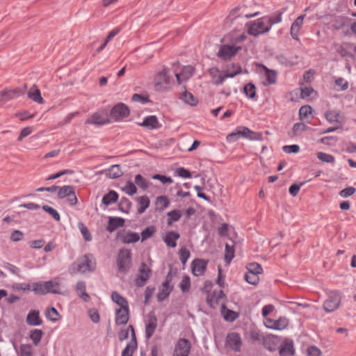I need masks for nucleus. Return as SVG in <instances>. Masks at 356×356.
<instances>
[{"label":"nucleus","mask_w":356,"mask_h":356,"mask_svg":"<svg viewBox=\"0 0 356 356\" xmlns=\"http://www.w3.org/2000/svg\"><path fill=\"white\" fill-rule=\"evenodd\" d=\"M95 268V262L91 254H85L79 257L76 261L72 263L68 268L71 275L77 273H85L92 271Z\"/></svg>","instance_id":"nucleus-1"},{"label":"nucleus","mask_w":356,"mask_h":356,"mask_svg":"<svg viewBox=\"0 0 356 356\" xmlns=\"http://www.w3.org/2000/svg\"><path fill=\"white\" fill-rule=\"evenodd\" d=\"M174 82L172 73L169 69L163 67L156 74L154 86L156 90L163 92L169 90Z\"/></svg>","instance_id":"nucleus-2"},{"label":"nucleus","mask_w":356,"mask_h":356,"mask_svg":"<svg viewBox=\"0 0 356 356\" xmlns=\"http://www.w3.org/2000/svg\"><path fill=\"white\" fill-rule=\"evenodd\" d=\"M247 33L252 36L257 37L270 31L268 22L264 16L255 20L250 21L245 24Z\"/></svg>","instance_id":"nucleus-3"},{"label":"nucleus","mask_w":356,"mask_h":356,"mask_svg":"<svg viewBox=\"0 0 356 356\" xmlns=\"http://www.w3.org/2000/svg\"><path fill=\"white\" fill-rule=\"evenodd\" d=\"M240 137L247 138L250 140H261L262 134L261 133L254 132L248 127H239L236 131L229 134L227 136V140L232 143L238 140Z\"/></svg>","instance_id":"nucleus-4"},{"label":"nucleus","mask_w":356,"mask_h":356,"mask_svg":"<svg viewBox=\"0 0 356 356\" xmlns=\"http://www.w3.org/2000/svg\"><path fill=\"white\" fill-rule=\"evenodd\" d=\"M111 108L108 105L106 108L95 113L90 118L87 119L86 124L102 125L110 122Z\"/></svg>","instance_id":"nucleus-5"},{"label":"nucleus","mask_w":356,"mask_h":356,"mask_svg":"<svg viewBox=\"0 0 356 356\" xmlns=\"http://www.w3.org/2000/svg\"><path fill=\"white\" fill-rule=\"evenodd\" d=\"M131 252L130 250L122 249L117 257L118 271L122 274L126 273L131 267Z\"/></svg>","instance_id":"nucleus-6"},{"label":"nucleus","mask_w":356,"mask_h":356,"mask_svg":"<svg viewBox=\"0 0 356 356\" xmlns=\"http://www.w3.org/2000/svg\"><path fill=\"white\" fill-rule=\"evenodd\" d=\"M327 299L323 303V308L327 312L337 309L341 300V294L338 291H330L327 293Z\"/></svg>","instance_id":"nucleus-7"},{"label":"nucleus","mask_w":356,"mask_h":356,"mask_svg":"<svg viewBox=\"0 0 356 356\" xmlns=\"http://www.w3.org/2000/svg\"><path fill=\"white\" fill-rule=\"evenodd\" d=\"M243 341L241 335L236 332L229 333L225 339V347L234 352H241Z\"/></svg>","instance_id":"nucleus-8"},{"label":"nucleus","mask_w":356,"mask_h":356,"mask_svg":"<svg viewBox=\"0 0 356 356\" xmlns=\"http://www.w3.org/2000/svg\"><path fill=\"white\" fill-rule=\"evenodd\" d=\"M210 76L213 78V82L215 84H220L227 78H232L241 73V68L238 67L234 72H226L222 74L217 67H212L209 70Z\"/></svg>","instance_id":"nucleus-9"},{"label":"nucleus","mask_w":356,"mask_h":356,"mask_svg":"<svg viewBox=\"0 0 356 356\" xmlns=\"http://www.w3.org/2000/svg\"><path fill=\"white\" fill-rule=\"evenodd\" d=\"M241 49L240 46L235 44H223L220 46L218 56L224 60L231 59Z\"/></svg>","instance_id":"nucleus-10"},{"label":"nucleus","mask_w":356,"mask_h":356,"mask_svg":"<svg viewBox=\"0 0 356 356\" xmlns=\"http://www.w3.org/2000/svg\"><path fill=\"white\" fill-rule=\"evenodd\" d=\"M191 348V342L186 339H180L176 343L173 356H188Z\"/></svg>","instance_id":"nucleus-11"},{"label":"nucleus","mask_w":356,"mask_h":356,"mask_svg":"<svg viewBox=\"0 0 356 356\" xmlns=\"http://www.w3.org/2000/svg\"><path fill=\"white\" fill-rule=\"evenodd\" d=\"M129 115V109L125 104L120 103L113 107V121H122Z\"/></svg>","instance_id":"nucleus-12"},{"label":"nucleus","mask_w":356,"mask_h":356,"mask_svg":"<svg viewBox=\"0 0 356 356\" xmlns=\"http://www.w3.org/2000/svg\"><path fill=\"white\" fill-rule=\"evenodd\" d=\"M117 239L123 243H133L139 241L140 235L136 232L122 230L117 234Z\"/></svg>","instance_id":"nucleus-13"},{"label":"nucleus","mask_w":356,"mask_h":356,"mask_svg":"<svg viewBox=\"0 0 356 356\" xmlns=\"http://www.w3.org/2000/svg\"><path fill=\"white\" fill-rule=\"evenodd\" d=\"M151 270L150 268L145 264L143 263L139 269V273L137 275L135 283L138 286H143L145 284L147 281L149 279L151 275Z\"/></svg>","instance_id":"nucleus-14"},{"label":"nucleus","mask_w":356,"mask_h":356,"mask_svg":"<svg viewBox=\"0 0 356 356\" xmlns=\"http://www.w3.org/2000/svg\"><path fill=\"white\" fill-rule=\"evenodd\" d=\"M260 73L261 74L264 78L263 83L264 86H267L276 83V71L273 70H270L264 65H261L260 67Z\"/></svg>","instance_id":"nucleus-15"},{"label":"nucleus","mask_w":356,"mask_h":356,"mask_svg":"<svg viewBox=\"0 0 356 356\" xmlns=\"http://www.w3.org/2000/svg\"><path fill=\"white\" fill-rule=\"evenodd\" d=\"M257 15V13L254 14H249L247 12V8L244 6H238L231 10L228 15V18L233 21L238 17H246L250 18L255 17Z\"/></svg>","instance_id":"nucleus-16"},{"label":"nucleus","mask_w":356,"mask_h":356,"mask_svg":"<svg viewBox=\"0 0 356 356\" xmlns=\"http://www.w3.org/2000/svg\"><path fill=\"white\" fill-rule=\"evenodd\" d=\"M24 95V88L5 89L0 92V102H8Z\"/></svg>","instance_id":"nucleus-17"},{"label":"nucleus","mask_w":356,"mask_h":356,"mask_svg":"<svg viewBox=\"0 0 356 356\" xmlns=\"http://www.w3.org/2000/svg\"><path fill=\"white\" fill-rule=\"evenodd\" d=\"M207 267V261L197 259L191 264L192 273L195 276L203 275Z\"/></svg>","instance_id":"nucleus-18"},{"label":"nucleus","mask_w":356,"mask_h":356,"mask_svg":"<svg viewBox=\"0 0 356 356\" xmlns=\"http://www.w3.org/2000/svg\"><path fill=\"white\" fill-rule=\"evenodd\" d=\"M157 327V318L154 314H149L145 324V337L150 339Z\"/></svg>","instance_id":"nucleus-19"},{"label":"nucleus","mask_w":356,"mask_h":356,"mask_svg":"<svg viewBox=\"0 0 356 356\" xmlns=\"http://www.w3.org/2000/svg\"><path fill=\"white\" fill-rule=\"evenodd\" d=\"M305 17V15H301L298 17L296 19V20L293 22L291 26L290 33L291 37L298 41L299 39V32L301 27L303 25V22Z\"/></svg>","instance_id":"nucleus-20"},{"label":"nucleus","mask_w":356,"mask_h":356,"mask_svg":"<svg viewBox=\"0 0 356 356\" xmlns=\"http://www.w3.org/2000/svg\"><path fill=\"white\" fill-rule=\"evenodd\" d=\"M115 311L116 325H126L129 321V308H116Z\"/></svg>","instance_id":"nucleus-21"},{"label":"nucleus","mask_w":356,"mask_h":356,"mask_svg":"<svg viewBox=\"0 0 356 356\" xmlns=\"http://www.w3.org/2000/svg\"><path fill=\"white\" fill-rule=\"evenodd\" d=\"M194 68L192 66H185L180 73H176L175 75L179 84L189 79L193 74Z\"/></svg>","instance_id":"nucleus-22"},{"label":"nucleus","mask_w":356,"mask_h":356,"mask_svg":"<svg viewBox=\"0 0 356 356\" xmlns=\"http://www.w3.org/2000/svg\"><path fill=\"white\" fill-rule=\"evenodd\" d=\"M27 96L33 102L42 104L44 101L41 96L40 90L36 85H33L27 92Z\"/></svg>","instance_id":"nucleus-23"},{"label":"nucleus","mask_w":356,"mask_h":356,"mask_svg":"<svg viewBox=\"0 0 356 356\" xmlns=\"http://www.w3.org/2000/svg\"><path fill=\"white\" fill-rule=\"evenodd\" d=\"M180 235L178 232L170 231L165 234L163 241L168 247L175 248L177 246V241Z\"/></svg>","instance_id":"nucleus-24"},{"label":"nucleus","mask_w":356,"mask_h":356,"mask_svg":"<svg viewBox=\"0 0 356 356\" xmlns=\"http://www.w3.org/2000/svg\"><path fill=\"white\" fill-rule=\"evenodd\" d=\"M225 295L222 290L213 293H209L207 296V302L211 307H215L217 305L220 304L224 299Z\"/></svg>","instance_id":"nucleus-25"},{"label":"nucleus","mask_w":356,"mask_h":356,"mask_svg":"<svg viewBox=\"0 0 356 356\" xmlns=\"http://www.w3.org/2000/svg\"><path fill=\"white\" fill-rule=\"evenodd\" d=\"M26 323L31 326H38L42 323L40 317V312L38 310H31L27 315Z\"/></svg>","instance_id":"nucleus-26"},{"label":"nucleus","mask_w":356,"mask_h":356,"mask_svg":"<svg viewBox=\"0 0 356 356\" xmlns=\"http://www.w3.org/2000/svg\"><path fill=\"white\" fill-rule=\"evenodd\" d=\"M140 124L148 129H155L160 127L159 120L155 115L146 117Z\"/></svg>","instance_id":"nucleus-27"},{"label":"nucleus","mask_w":356,"mask_h":356,"mask_svg":"<svg viewBox=\"0 0 356 356\" xmlns=\"http://www.w3.org/2000/svg\"><path fill=\"white\" fill-rule=\"evenodd\" d=\"M76 291L79 298H81L84 302H88L90 301V297L86 292V283L83 281H79L76 283Z\"/></svg>","instance_id":"nucleus-28"},{"label":"nucleus","mask_w":356,"mask_h":356,"mask_svg":"<svg viewBox=\"0 0 356 356\" xmlns=\"http://www.w3.org/2000/svg\"><path fill=\"white\" fill-rule=\"evenodd\" d=\"M293 352L294 350L292 341H284L280 347V355L281 356H290L293 354Z\"/></svg>","instance_id":"nucleus-29"},{"label":"nucleus","mask_w":356,"mask_h":356,"mask_svg":"<svg viewBox=\"0 0 356 356\" xmlns=\"http://www.w3.org/2000/svg\"><path fill=\"white\" fill-rule=\"evenodd\" d=\"M129 333L131 334V341L135 340L136 341L134 330L131 325L126 326L120 330L118 333L119 339L120 341L126 339L128 337Z\"/></svg>","instance_id":"nucleus-30"},{"label":"nucleus","mask_w":356,"mask_h":356,"mask_svg":"<svg viewBox=\"0 0 356 356\" xmlns=\"http://www.w3.org/2000/svg\"><path fill=\"white\" fill-rule=\"evenodd\" d=\"M284 11H281L275 15H266L264 16L265 19L268 22L270 30L273 25L279 24L282 21V14Z\"/></svg>","instance_id":"nucleus-31"},{"label":"nucleus","mask_w":356,"mask_h":356,"mask_svg":"<svg viewBox=\"0 0 356 356\" xmlns=\"http://www.w3.org/2000/svg\"><path fill=\"white\" fill-rule=\"evenodd\" d=\"M325 117L330 123H340L341 121L340 113L336 111H327L325 113Z\"/></svg>","instance_id":"nucleus-32"},{"label":"nucleus","mask_w":356,"mask_h":356,"mask_svg":"<svg viewBox=\"0 0 356 356\" xmlns=\"http://www.w3.org/2000/svg\"><path fill=\"white\" fill-rule=\"evenodd\" d=\"M348 18L344 16H338L334 18L332 22V27L339 30L344 28L348 25Z\"/></svg>","instance_id":"nucleus-33"},{"label":"nucleus","mask_w":356,"mask_h":356,"mask_svg":"<svg viewBox=\"0 0 356 356\" xmlns=\"http://www.w3.org/2000/svg\"><path fill=\"white\" fill-rule=\"evenodd\" d=\"M172 288L168 282H165L163 283L161 288L159 290V292L157 295L158 299L159 300H163L165 299L170 294Z\"/></svg>","instance_id":"nucleus-34"},{"label":"nucleus","mask_w":356,"mask_h":356,"mask_svg":"<svg viewBox=\"0 0 356 356\" xmlns=\"http://www.w3.org/2000/svg\"><path fill=\"white\" fill-rule=\"evenodd\" d=\"M289 325V319L285 316L280 317L277 320H275L273 330H283Z\"/></svg>","instance_id":"nucleus-35"},{"label":"nucleus","mask_w":356,"mask_h":356,"mask_svg":"<svg viewBox=\"0 0 356 356\" xmlns=\"http://www.w3.org/2000/svg\"><path fill=\"white\" fill-rule=\"evenodd\" d=\"M139 207L138 211L140 213H143L149 206V200L147 196H141L138 197Z\"/></svg>","instance_id":"nucleus-36"},{"label":"nucleus","mask_w":356,"mask_h":356,"mask_svg":"<svg viewBox=\"0 0 356 356\" xmlns=\"http://www.w3.org/2000/svg\"><path fill=\"white\" fill-rule=\"evenodd\" d=\"M113 301L118 305L119 308H129L126 299L115 292H113Z\"/></svg>","instance_id":"nucleus-37"},{"label":"nucleus","mask_w":356,"mask_h":356,"mask_svg":"<svg viewBox=\"0 0 356 356\" xmlns=\"http://www.w3.org/2000/svg\"><path fill=\"white\" fill-rule=\"evenodd\" d=\"M311 130V128L302 122L296 123L292 129L293 133L296 136L301 135L304 131Z\"/></svg>","instance_id":"nucleus-38"},{"label":"nucleus","mask_w":356,"mask_h":356,"mask_svg":"<svg viewBox=\"0 0 356 356\" xmlns=\"http://www.w3.org/2000/svg\"><path fill=\"white\" fill-rule=\"evenodd\" d=\"M73 189H74V186H70V185L63 186L62 187L58 186V188L57 190L58 191V194H57L58 197L59 199H63L65 197H67Z\"/></svg>","instance_id":"nucleus-39"},{"label":"nucleus","mask_w":356,"mask_h":356,"mask_svg":"<svg viewBox=\"0 0 356 356\" xmlns=\"http://www.w3.org/2000/svg\"><path fill=\"white\" fill-rule=\"evenodd\" d=\"M181 99L186 104L191 105V106H195L198 101L197 99L189 92H184L181 97Z\"/></svg>","instance_id":"nucleus-40"},{"label":"nucleus","mask_w":356,"mask_h":356,"mask_svg":"<svg viewBox=\"0 0 356 356\" xmlns=\"http://www.w3.org/2000/svg\"><path fill=\"white\" fill-rule=\"evenodd\" d=\"M45 315L47 318L52 322H56L58 321L60 318L59 313L54 307L47 309Z\"/></svg>","instance_id":"nucleus-41"},{"label":"nucleus","mask_w":356,"mask_h":356,"mask_svg":"<svg viewBox=\"0 0 356 356\" xmlns=\"http://www.w3.org/2000/svg\"><path fill=\"white\" fill-rule=\"evenodd\" d=\"M313 109L309 105L302 106L299 110V117L301 120H305L312 114Z\"/></svg>","instance_id":"nucleus-42"},{"label":"nucleus","mask_w":356,"mask_h":356,"mask_svg":"<svg viewBox=\"0 0 356 356\" xmlns=\"http://www.w3.org/2000/svg\"><path fill=\"white\" fill-rule=\"evenodd\" d=\"M47 289H48V293H51L54 294H60L61 292L59 290V283L58 282L54 281H48L45 282Z\"/></svg>","instance_id":"nucleus-43"},{"label":"nucleus","mask_w":356,"mask_h":356,"mask_svg":"<svg viewBox=\"0 0 356 356\" xmlns=\"http://www.w3.org/2000/svg\"><path fill=\"white\" fill-rule=\"evenodd\" d=\"M156 204L159 209L163 210L169 207L170 200L166 196H159L156 198Z\"/></svg>","instance_id":"nucleus-44"},{"label":"nucleus","mask_w":356,"mask_h":356,"mask_svg":"<svg viewBox=\"0 0 356 356\" xmlns=\"http://www.w3.org/2000/svg\"><path fill=\"white\" fill-rule=\"evenodd\" d=\"M42 334L43 332L41 330L35 329L31 331L30 338L35 346H38L40 343Z\"/></svg>","instance_id":"nucleus-45"},{"label":"nucleus","mask_w":356,"mask_h":356,"mask_svg":"<svg viewBox=\"0 0 356 356\" xmlns=\"http://www.w3.org/2000/svg\"><path fill=\"white\" fill-rule=\"evenodd\" d=\"M179 257L183 265H185L188 258L190 257V251L186 246H182L179 250Z\"/></svg>","instance_id":"nucleus-46"},{"label":"nucleus","mask_w":356,"mask_h":356,"mask_svg":"<svg viewBox=\"0 0 356 356\" xmlns=\"http://www.w3.org/2000/svg\"><path fill=\"white\" fill-rule=\"evenodd\" d=\"M168 225H171L174 222L178 221L181 216V211L179 210H173L168 213Z\"/></svg>","instance_id":"nucleus-47"},{"label":"nucleus","mask_w":356,"mask_h":356,"mask_svg":"<svg viewBox=\"0 0 356 356\" xmlns=\"http://www.w3.org/2000/svg\"><path fill=\"white\" fill-rule=\"evenodd\" d=\"M137 343L135 340L131 341L124 349L122 356H132L134 350L136 348Z\"/></svg>","instance_id":"nucleus-48"},{"label":"nucleus","mask_w":356,"mask_h":356,"mask_svg":"<svg viewBox=\"0 0 356 356\" xmlns=\"http://www.w3.org/2000/svg\"><path fill=\"white\" fill-rule=\"evenodd\" d=\"M301 97L303 99H314L316 97V92L312 88L305 87L301 90Z\"/></svg>","instance_id":"nucleus-49"},{"label":"nucleus","mask_w":356,"mask_h":356,"mask_svg":"<svg viewBox=\"0 0 356 356\" xmlns=\"http://www.w3.org/2000/svg\"><path fill=\"white\" fill-rule=\"evenodd\" d=\"M46 283H35L33 285V291L36 294L45 295L48 293V289H47Z\"/></svg>","instance_id":"nucleus-50"},{"label":"nucleus","mask_w":356,"mask_h":356,"mask_svg":"<svg viewBox=\"0 0 356 356\" xmlns=\"http://www.w3.org/2000/svg\"><path fill=\"white\" fill-rule=\"evenodd\" d=\"M234 257V249L233 245L228 243L225 245V259L229 264Z\"/></svg>","instance_id":"nucleus-51"},{"label":"nucleus","mask_w":356,"mask_h":356,"mask_svg":"<svg viewBox=\"0 0 356 356\" xmlns=\"http://www.w3.org/2000/svg\"><path fill=\"white\" fill-rule=\"evenodd\" d=\"M156 232V228L154 226H150L145 229L141 233V241H144L152 237Z\"/></svg>","instance_id":"nucleus-52"},{"label":"nucleus","mask_w":356,"mask_h":356,"mask_svg":"<svg viewBox=\"0 0 356 356\" xmlns=\"http://www.w3.org/2000/svg\"><path fill=\"white\" fill-rule=\"evenodd\" d=\"M78 227L80 229L84 239L86 241H90L92 240V236L87 227L82 222H79L78 223Z\"/></svg>","instance_id":"nucleus-53"},{"label":"nucleus","mask_w":356,"mask_h":356,"mask_svg":"<svg viewBox=\"0 0 356 356\" xmlns=\"http://www.w3.org/2000/svg\"><path fill=\"white\" fill-rule=\"evenodd\" d=\"M317 158L321 161L328 163H332L335 161V159L332 155L322 152L317 154Z\"/></svg>","instance_id":"nucleus-54"},{"label":"nucleus","mask_w":356,"mask_h":356,"mask_svg":"<svg viewBox=\"0 0 356 356\" xmlns=\"http://www.w3.org/2000/svg\"><path fill=\"white\" fill-rule=\"evenodd\" d=\"M135 183L144 190L147 189L149 186V182L141 175H137L135 177Z\"/></svg>","instance_id":"nucleus-55"},{"label":"nucleus","mask_w":356,"mask_h":356,"mask_svg":"<svg viewBox=\"0 0 356 356\" xmlns=\"http://www.w3.org/2000/svg\"><path fill=\"white\" fill-rule=\"evenodd\" d=\"M247 270L248 273H256V275H259L263 271L261 266L257 263H251L248 264Z\"/></svg>","instance_id":"nucleus-56"},{"label":"nucleus","mask_w":356,"mask_h":356,"mask_svg":"<svg viewBox=\"0 0 356 356\" xmlns=\"http://www.w3.org/2000/svg\"><path fill=\"white\" fill-rule=\"evenodd\" d=\"M122 190L128 195H133L137 193L136 186L131 181H127Z\"/></svg>","instance_id":"nucleus-57"},{"label":"nucleus","mask_w":356,"mask_h":356,"mask_svg":"<svg viewBox=\"0 0 356 356\" xmlns=\"http://www.w3.org/2000/svg\"><path fill=\"white\" fill-rule=\"evenodd\" d=\"M244 92L249 98H254L256 95V88L252 83H248L244 87Z\"/></svg>","instance_id":"nucleus-58"},{"label":"nucleus","mask_w":356,"mask_h":356,"mask_svg":"<svg viewBox=\"0 0 356 356\" xmlns=\"http://www.w3.org/2000/svg\"><path fill=\"white\" fill-rule=\"evenodd\" d=\"M245 280L250 284L256 285L258 284L259 281V275H256V273H245Z\"/></svg>","instance_id":"nucleus-59"},{"label":"nucleus","mask_w":356,"mask_h":356,"mask_svg":"<svg viewBox=\"0 0 356 356\" xmlns=\"http://www.w3.org/2000/svg\"><path fill=\"white\" fill-rule=\"evenodd\" d=\"M179 287H180L181 290L182 291V292H184V293L189 291L190 287H191V281H190L189 277L184 276L182 278V280L179 284Z\"/></svg>","instance_id":"nucleus-60"},{"label":"nucleus","mask_w":356,"mask_h":356,"mask_svg":"<svg viewBox=\"0 0 356 356\" xmlns=\"http://www.w3.org/2000/svg\"><path fill=\"white\" fill-rule=\"evenodd\" d=\"M42 209L49 213L54 220L56 221H59L60 219L59 213L57 212L56 210H55L54 208L48 206V205H44L42 207Z\"/></svg>","instance_id":"nucleus-61"},{"label":"nucleus","mask_w":356,"mask_h":356,"mask_svg":"<svg viewBox=\"0 0 356 356\" xmlns=\"http://www.w3.org/2000/svg\"><path fill=\"white\" fill-rule=\"evenodd\" d=\"M111 204V190L109 191L102 198L100 208L106 210V207Z\"/></svg>","instance_id":"nucleus-62"},{"label":"nucleus","mask_w":356,"mask_h":356,"mask_svg":"<svg viewBox=\"0 0 356 356\" xmlns=\"http://www.w3.org/2000/svg\"><path fill=\"white\" fill-rule=\"evenodd\" d=\"M224 318L226 321H234L237 318L238 314L232 310H225L222 312Z\"/></svg>","instance_id":"nucleus-63"},{"label":"nucleus","mask_w":356,"mask_h":356,"mask_svg":"<svg viewBox=\"0 0 356 356\" xmlns=\"http://www.w3.org/2000/svg\"><path fill=\"white\" fill-rule=\"evenodd\" d=\"M21 356H32L31 346L28 344H23L20 346Z\"/></svg>","instance_id":"nucleus-64"}]
</instances>
